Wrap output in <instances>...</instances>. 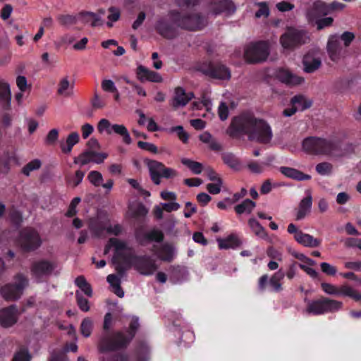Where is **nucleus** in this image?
<instances>
[{
	"instance_id": "9",
	"label": "nucleus",
	"mask_w": 361,
	"mask_h": 361,
	"mask_svg": "<svg viewBox=\"0 0 361 361\" xmlns=\"http://www.w3.org/2000/svg\"><path fill=\"white\" fill-rule=\"evenodd\" d=\"M269 55V45L267 42L250 43L245 49V59L250 63L264 61Z\"/></svg>"
},
{
	"instance_id": "51",
	"label": "nucleus",
	"mask_w": 361,
	"mask_h": 361,
	"mask_svg": "<svg viewBox=\"0 0 361 361\" xmlns=\"http://www.w3.org/2000/svg\"><path fill=\"white\" fill-rule=\"evenodd\" d=\"M223 185L222 180H217L214 181L212 183H208L207 185V190L209 193L216 195L221 192V187Z\"/></svg>"
},
{
	"instance_id": "16",
	"label": "nucleus",
	"mask_w": 361,
	"mask_h": 361,
	"mask_svg": "<svg viewBox=\"0 0 361 361\" xmlns=\"http://www.w3.org/2000/svg\"><path fill=\"white\" fill-rule=\"evenodd\" d=\"M329 13L328 5L320 0H317L312 3L311 7L307 11L306 16L309 22L314 23V20Z\"/></svg>"
},
{
	"instance_id": "48",
	"label": "nucleus",
	"mask_w": 361,
	"mask_h": 361,
	"mask_svg": "<svg viewBox=\"0 0 361 361\" xmlns=\"http://www.w3.org/2000/svg\"><path fill=\"white\" fill-rule=\"evenodd\" d=\"M87 179L94 186H99L102 185L103 177L99 172L97 171H92L89 173Z\"/></svg>"
},
{
	"instance_id": "55",
	"label": "nucleus",
	"mask_w": 361,
	"mask_h": 361,
	"mask_svg": "<svg viewBox=\"0 0 361 361\" xmlns=\"http://www.w3.org/2000/svg\"><path fill=\"white\" fill-rule=\"evenodd\" d=\"M76 298L78 301V305L80 309L83 312H87L90 310V307L88 305V300L84 298L79 291L76 292Z\"/></svg>"
},
{
	"instance_id": "15",
	"label": "nucleus",
	"mask_w": 361,
	"mask_h": 361,
	"mask_svg": "<svg viewBox=\"0 0 361 361\" xmlns=\"http://www.w3.org/2000/svg\"><path fill=\"white\" fill-rule=\"evenodd\" d=\"M276 77L279 81L289 86L299 85L305 81L304 78L283 68H279L276 71Z\"/></svg>"
},
{
	"instance_id": "13",
	"label": "nucleus",
	"mask_w": 361,
	"mask_h": 361,
	"mask_svg": "<svg viewBox=\"0 0 361 361\" xmlns=\"http://www.w3.org/2000/svg\"><path fill=\"white\" fill-rule=\"evenodd\" d=\"M55 269V264L48 260L35 262L32 267V275L37 281H42L50 275Z\"/></svg>"
},
{
	"instance_id": "27",
	"label": "nucleus",
	"mask_w": 361,
	"mask_h": 361,
	"mask_svg": "<svg viewBox=\"0 0 361 361\" xmlns=\"http://www.w3.org/2000/svg\"><path fill=\"white\" fill-rule=\"evenodd\" d=\"M280 171L286 177L291 178L297 180H305L311 178L310 176L290 167H281Z\"/></svg>"
},
{
	"instance_id": "18",
	"label": "nucleus",
	"mask_w": 361,
	"mask_h": 361,
	"mask_svg": "<svg viewBox=\"0 0 361 361\" xmlns=\"http://www.w3.org/2000/svg\"><path fill=\"white\" fill-rule=\"evenodd\" d=\"M193 97H194V94L192 92H186L183 88H182L180 87H178L174 90L173 97L172 99L171 100V105L174 109L183 107Z\"/></svg>"
},
{
	"instance_id": "26",
	"label": "nucleus",
	"mask_w": 361,
	"mask_h": 361,
	"mask_svg": "<svg viewBox=\"0 0 361 361\" xmlns=\"http://www.w3.org/2000/svg\"><path fill=\"white\" fill-rule=\"evenodd\" d=\"M312 199L310 195L304 197L300 202L297 212L296 219H303L310 212L312 208Z\"/></svg>"
},
{
	"instance_id": "56",
	"label": "nucleus",
	"mask_w": 361,
	"mask_h": 361,
	"mask_svg": "<svg viewBox=\"0 0 361 361\" xmlns=\"http://www.w3.org/2000/svg\"><path fill=\"white\" fill-rule=\"evenodd\" d=\"M355 36L352 32H344L341 36H339V40H341L345 47H348L351 42L354 40Z\"/></svg>"
},
{
	"instance_id": "44",
	"label": "nucleus",
	"mask_w": 361,
	"mask_h": 361,
	"mask_svg": "<svg viewBox=\"0 0 361 361\" xmlns=\"http://www.w3.org/2000/svg\"><path fill=\"white\" fill-rule=\"evenodd\" d=\"M84 176V172L78 170L75 172V175L67 178L68 183L72 187H76L82 181Z\"/></svg>"
},
{
	"instance_id": "64",
	"label": "nucleus",
	"mask_w": 361,
	"mask_h": 361,
	"mask_svg": "<svg viewBox=\"0 0 361 361\" xmlns=\"http://www.w3.org/2000/svg\"><path fill=\"white\" fill-rule=\"evenodd\" d=\"M106 230L107 233L115 235H119L122 231V227L120 224H116L114 225L106 226Z\"/></svg>"
},
{
	"instance_id": "59",
	"label": "nucleus",
	"mask_w": 361,
	"mask_h": 361,
	"mask_svg": "<svg viewBox=\"0 0 361 361\" xmlns=\"http://www.w3.org/2000/svg\"><path fill=\"white\" fill-rule=\"evenodd\" d=\"M137 146L144 150L152 152L154 154L157 153V147L152 143L143 142V141H139L137 142Z\"/></svg>"
},
{
	"instance_id": "61",
	"label": "nucleus",
	"mask_w": 361,
	"mask_h": 361,
	"mask_svg": "<svg viewBox=\"0 0 361 361\" xmlns=\"http://www.w3.org/2000/svg\"><path fill=\"white\" fill-rule=\"evenodd\" d=\"M360 243H361V239L355 238H348L344 240L345 246L348 248H353V247L359 248Z\"/></svg>"
},
{
	"instance_id": "39",
	"label": "nucleus",
	"mask_w": 361,
	"mask_h": 361,
	"mask_svg": "<svg viewBox=\"0 0 361 361\" xmlns=\"http://www.w3.org/2000/svg\"><path fill=\"white\" fill-rule=\"evenodd\" d=\"M181 163L188 167L195 174H200L202 171V165L200 162H197L187 158H183L181 159Z\"/></svg>"
},
{
	"instance_id": "34",
	"label": "nucleus",
	"mask_w": 361,
	"mask_h": 361,
	"mask_svg": "<svg viewBox=\"0 0 361 361\" xmlns=\"http://www.w3.org/2000/svg\"><path fill=\"white\" fill-rule=\"evenodd\" d=\"M255 206L256 204L255 202L249 199H246L242 203L235 207V211L238 214H250Z\"/></svg>"
},
{
	"instance_id": "29",
	"label": "nucleus",
	"mask_w": 361,
	"mask_h": 361,
	"mask_svg": "<svg viewBox=\"0 0 361 361\" xmlns=\"http://www.w3.org/2000/svg\"><path fill=\"white\" fill-rule=\"evenodd\" d=\"M79 134L77 132L71 133L68 135L66 142H61V151L65 154H70L73 147L79 142Z\"/></svg>"
},
{
	"instance_id": "19",
	"label": "nucleus",
	"mask_w": 361,
	"mask_h": 361,
	"mask_svg": "<svg viewBox=\"0 0 361 361\" xmlns=\"http://www.w3.org/2000/svg\"><path fill=\"white\" fill-rule=\"evenodd\" d=\"M326 50L329 58L333 61H338L342 56V48L338 35H331L329 36Z\"/></svg>"
},
{
	"instance_id": "3",
	"label": "nucleus",
	"mask_w": 361,
	"mask_h": 361,
	"mask_svg": "<svg viewBox=\"0 0 361 361\" xmlns=\"http://www.w3.org/2000/svg\"><path fill=\"white\" fill-rule=\"evenodd\" d=\"M138 326V319L133 318L130 324V331L129 332L104 333L97 345L99 353H105L125 348L134 336Z\"/></svg>"
},
{
	"instance_id": "21",
	"label": "nucleus",
	"mask_w": 361,
	"mask_h": 361,
	"mask_svg": "<svg viewBox=\"0 0 361 361\" xmlns=\"http://www.w3.org/2000/svg\"><path fill=\"white\" fill-rule=\"evenodd\" d=\"M212 11L218 15L226 13L230 15L235 11V7L231 0H211Z\"/></svg>"
},
{
	"instance_id": "32",
	"label": "nucleus",
	"mask_w": 361,
	"mask_h": 361,
	"mask_svg": "<svg viewBox=\"0 0 361 361\" xmlns=\"http://www.w3.org/2000/svg\"><path fill=\"white\" fill-rule=\"evenodd\" d=\"M292 105L294 106L298 111H304L312 105V102L307 99L302 95H296L291 99Z\"/></svg>"
},
{
	"instance_id": "11",
	"label": "nucleus",
	"mask_w": 361,
	"mask_h": 361,
	"mask_svg": "<svg viewBox=\"0 0 361 361\" xmlns=\"http://www.w3.org/2000/svg\"><path fill=\"white\" fill-rule=\"evenodd\" d=\"M18 243L25 251H34L42 245V239L37 230L27 228L20 231Z\"/></svg>"
},
{
	"instance_id": "40",
	"label": "nucleus",
	"mask_w": 361,
	"mask_h": 361,
	"mask_svg": "<svg viewBox=\"0 0 361 361\" xmlns=\"http://www.w3.org/2000/svg\"><path fill=\"white\" fill-rule=\"evenodd\" d=\"M222 159L224 162L231 169L237 170L240 167V162L238 159L231 153L223 154Z\"/></svg>"
},
{
	"instance_id": "20",
	"label": "nucleus",
	"mask_w": 361,
	"mask_h": 361,
	"mask_svg": "<svg viewBox=\"0 0 361 361\" xmlns=\"http://www.w3.org/2000/svg\"><path fill=\"white\" fill-rule=\"evenodd\" d=\"M18 312L16 307L12 305L0 310V325L4 327H9L17 322Z\"/></svg>"
},
{
	"instance_id": "53",
	"label": "nucleus",
	"mask_w": 361,
	"mask_h": 361,
	"mask_svg": "<svg viewBox=\"0 0 361 361\" xmlns=\"http://www.w3.org/2000/svg\"><path fill=\"white\" fill-rule=\"evenodd\" d=\"M146 237L147 239L150 240L160 242L162 240L164 236L161 231L157 229H153L146 234Z\"/></svg>"
},
{
	"instance_id": "42",
	"label": "nucleus",
	"mask_w": 361,
	"mask_h": 361,
	"mask_svg": "<svg viewBox=\"0 0 361 361\" xmlns=\"http://www.w3.org/2000/svg\"><path fill=\"white\" fill-rule=\"evenodd\" d=\"M149 349L146 343H141L137 349V361H148Z\"/></svg>"
},
{
	"instance_id": "41",
	"label": "nucleus",
	"mask_w": 361,
	"mask_h": 361,
	"mask_svg": "<svg viewBox=\"0 0 361 361\" xmlns=\"http://www.w3.org/2000/svg\"><path fill=\"white\" fill-rule=\"evenodd\" d=\"M93 329V322L90 318H85L80 325V331L85 337H89L91 335Z\"/></svg>"
},
{
	"instance_id": "52",
	"label": "nucleus",
	"mask_w": 361,
	"mask_h": 361,
	"mask_svg": "<svg viewBox=\"0 0 361 361\" xmlns=\"http://www.w3.org/2000/svg\"><path fill=\"white\" fill-rule=\"evenodd\" d=\"M333 21L334 20L331 17H326L314 20V23L317 25L318 30H322L326 27L331 26L333 23Z\"/></svg>"
},
{
	"instance_id": "33",
	"label": "nucleus",
	"mask_w": 361,
	"mask_h": 361,
	"mask_svg": "<svg viewBox=\"0 0 361 361\" xmlns=\"http://www.w3.org/2000/svg\"><path fill=\"white\" fill-rule=\"evenodd\" d=\"M248 224L252 231L259 238L265 239L267 237L264 228L254 218L248 221Z\"/></svg>"
},
{
	"instance_id": "37",
	"label": "nucleus",
	"mask_w": 361,
	"mask_h": 361,
	"mask_svg": "<svg viewBox=\"0 0 361 361\" xmlns=\"http://www.w3.org/2000/svg\"><path fill=\"white\" fill-rule=\"evenodd\" d=\"M255 6L257 8L255 14L257 18H266L269 16V7L266 2H257L255 4Z\"/></svg>"
},
{
	"instance_id": "10",
	"label": "nucleus",
	"mask_w": 361,
	"mask_h": 361,
	"mask_svg": "<svg viewBox=\"0 0 361 361\" xmlns=\"http://www.w3.org/2000/svg\"><path fill=\"white\" fill-rule=\"evenodd\" d=\"M321 287L322 290L328 295L348 297L355 301H361V293L349 284L344 283L338 286L329 283H322Z\"/></svg>"
},
{
	"instance_id": "31",
	"label": "nucleus",
	"mask_w": 361,
	"mask_h": 361,
	"mask_svg": "<svg viewBox=\"0 0 361 361\" xmlns=\"http://www.w3.org/2000/svg\"><path fill=\"white\" fill-rule=\"evenodd\" d=\"M11 99V93L9 85L0 80V103L7 106L10 104Z\"/></svg>"
},
{
	"instance_id": "49",
	"label": "nucleus",
	"mask_w": 361,
	"mask_h": 361,
	"mask_svg": "<svg viewBox=\"0 0 361 361\" xmlns=\"http://www.w3.org/2000/svg\"><path fill=\"white\" fill-rule=\"evenodd\" d=\"M169 131L171 133H176L178 138L184 143H186L188 140L189 135L187 132L185 131L184 128L181 126H178L171 128Z\"/></svg>"
},
{
	"instance_id": "7",
	"label": "nucleus",
	"mask_w": 361,
	"mask_h": 361,
	"mask_svg": "<svg viewBox=\"0 0 361 361\" xmlns=\"http://www.w3.org/2000/svg\"><path fill=\"white\" fill-rule=\"evenodd\" d=\"M27 286V278L22 274H18L14 276L11 283L5 285L1 288V293L3 298L7 300H18L21 297Z\"/></svg>"
},
{
	"instance_id": "60",
	"label": "nucleus",
	"mask_w": 361,
	"mask_h": 361,
	"mask_svg": "<svg viewBox=\"0 0 361 361\" xmlns=\"http://www.w3.org/2000/svg\"><path fill=\"white\" fill-rule=\"evenodd\" d=\"M218 114L221 121H225L228 116V108L225 102H221L218 109Z\"/></svg>"
},
{
	"instance_id": "24",
	"label": "nucleus",
	"mask_w": 361,
	"mask_h": 361,
	"mask_svg": "<svg viewBox=\"0 0 361 361\" xmlns=\"http://www.w3.org/2000/svg\"><path fill=\"white\" fill-rule=\"evenodd\" d=\"M147 165L152 181L154 184L159 185L164 165L162 163L154 160L147 161Z\"/></svg>"
},
{
	"instance_id": "2",
	"label": "nucleus",
	"mask_w": 361,
	"mask_h": 361,
	"mask_svg": "<svg viewBox=\"0 0 361 361\" xmlns=\"http://www.w3.org/2000/svg\"><path fill=\"white\" fill-rule=\"evenodd\" d=\"M232 126L237 130L246 133L250 140L262 144H269L273 137L270 125L251 113H245L235 118Z\"/></svg>"
},
{
	"instance_id": "46",
	"label": "nucleus",
	"mask_w": 361,
	"mask_h": 361,
	"mask_svg": "<svg viewBox=\"0 0 361 361\" xmlns=\"http://www.w3.org/2000/svg\"><path fill=\"white\" fill-rule=\"evenodd\" d=\"M109 15L107 18L109 21L107 22V25L109 27H112L113 23L117 21L121 16V12L118 8L115 7H110L109 8Z\"/></svg>"
},
{
	"instance_id": "14",
	"label": "nucleus",
	"mask_w": 361,
	"mask_h": 361,
	"mask_svg": "<svg viewBox=\"0 0 361 361\" xmlns=\"http://www.w3.org/2000/svg\"><path fill=\"white\" fill-rule=\"evenodd\" d=\"M204 25V19L197 14L181 16L179 13L178 27L181 28L188 30H197L203 27Z\"/></svg>"
},
{
	"instance_id": "35",
	"label": "nucleus",
	"mask_w": 361,
	"mask_h": 361,
	"mask_svg": "<svg viewBox=\"0 0 361 361\" xmlns=\"http://www.w3.org/2000/svg\"><path fill=\"white\" fill-rule=\"evenodd\" d=\"M284 273L281 270H279L271 277L269 280V285L274 291L279 292L282 290V286L280 281L284 278Z\"/></svg>"
},
{
	"instance_id": "47",
	"label": "nucleus",
	"mask_w": 361,
	"mask_h": 361,
	"mask_svg": "<svg viewBox=\"0 0 361 361\" xmlns=\"http://www.w3.org/2000/svg\"><path fill=\"white\" fill-rule=\"evenodd\" d=\"M333 166L330 163L322 162L316 166V171L322 176L329 175L332 171Z\"/></svg>"
},
{
	"instance_id": "62",
	"label": "nucleus",
	"mask_w": 361,
	"mask_h": 361,
	"mask_svg": "<svg viewBox=\"0 0 361 361\" xmlns=\"http://www.w3.org/2000/svg\"><path fill=\"white\" fill-rule=\"evenodd\" d=\"M267 254L268 257H269L271 259L281 261L282 260V254L279 250H276L275 248L271 247L267 250Z\"/></svg>"
},
{
	"instance_id": "57",
	"label": "nucleus",
	"mask_w": 361,
	"mask_h": 361,
	"mask_svg": "<svg viewBox=\"0 0 361 361\" xmlns=\"http://www.w3.org/2000/svg\"><path fill=\"white\" fill-rule=\"evenodd\" d=\"M59 137V130L56 128L51 129L47 134L45 138V143L47 145H53L56 142Z\"/></svg>"
},
{
	"instance_id": "28",
	"label": "nucleus",
	"mask_w": 361,
	"mask_h": 361,
	"mask_svg": "<svg viewBox=\"0 0 361 361\" xmlns=\"http://www.w3.org/2000/svg\"><path fill=\"white\" fill-rule=\"evenodd\" d=\"M295 241L307 247H316L321 244V240L315 238L312 235L303 232L297 238Z\"/></svg>"
},
{
	"instance_id": "22",
	"label": "nucleus",
	"mask_w": 361,
	"mask_h": 361,
	"mask_svg": "<svg viewBox=\"0 0 361 361\" xmlns=\"http://www.w3.org/2000/svg\"><path fill=\"white\" fill-rule=\"evenodd\" d=\"M137 77L141 82L150 81L153 82H161L163 80L159 73L150 71L143 66H139L137 67Z\"/></svg>"
},
{
	"instance_id": "36",
	"label": "nucleus",
	"mask_w": 361,
	"mask_h": 361,
	"mask_svg": "<svg viewBox=\"0 0 361 361\" xmlns=\"http://www.w3.org/2000/svg\"><path fill=\"white\" fill-rule=\"evenodd\" d=\"M175 255V249L169 245H164L158 252V257L164 261H171Z\"/></svg>"
},
{
	"instance_id": "17",
	"label": "nucleus",
	"mask_w": 361,
	"mask_h": 361,
	"mask_svg": "<svg viewBox=\"0 0 361 361\" xmlns=\"http://www.w3.org/2000/svg\"><path fill=\"white\" fill-rule=\"evenodd\" d=\"M202 71L214 79L228 80L231 78V71L222 64H211L208 68L203 69Z\"/></svg>"
},
{
	"instance_id": "25",
	"label": "nucleus",
	"mask_w": 361,
	"mask_h": 361,
	"mask_svg": "<svg viewBox=\"0 0 361 361\" xmlns=\"http://www.w3.org/2000/svg\"><path fill=\"white\" fill-rule=\"evenodd\" d=\"M74 84L71 83L68 77L61 78L59 81L57 93L63 97H71L73 95Z\"/></svg>"
},
{
	"instance_id": "43",
	"label": "nucleus",
	"mask_w": 361,
	"mask_h": 361,
	"mask_svg": "<svg viewBox=\"0 0 361 361\" xmlns=\"http://www.w3.org/2000/svg\"><path fill=\"white\" fill-rule=\"evenodd\" d=\"M42 165L41 161L39 159H34L27 164L23 169L22 171L23 174H25L27 176H29L30 173L32 171L37 170L40 168Z\"/></svg>"
},
{
	"instance_id": "6",
	"label": "nucleus",
	"mask_w": 361,
	"mask_h": 361,
	"mask_svg": "<svg viewBox=\"0 0 361 361\" xmlns=\"http://www.w3.org/2000/svg\"><path fill=\"white\" fill-rule=\"evenodd\" d=\"M179 12L170 11L166 16L158 19L155 28L160 35L172 39L176 36V26L178 27Z\"/></svg>"
},
{
	"instance_id": "5",
	"label": "nucleus",
	"mask_w": 361,
	"mask_h": 361,
	"mask_svg": "<svg viewBox=\"0 0 361 361\" xmlns=\"http://www.w3.org/2000/svg\"><path fill=\"white\" fill-rule=\"evenodd\" d=\"M343 307V302L323 298L309 302L305 312L308 314L319 315L329 312H336L341 310Z\"/></svg>"
},
{
	"instance_id": "54",
	"label": "nucleus",
	"mask_w": 361,
	"mask_h": 361,
	"mask_svg": "<svg viewBox=\"0 0 361 361\" xmlns=\"http://www.w3.org/2000/svg\"><path fill=\"white\" fill-rule=\"evenodd\" d=\"M320 267L322 271L327 275L334 276L337 273L336 268L329 263L322 262Z\"/></svg>"
},
{
	"instance_id": "63",
	"label": "nucleus",
	"mask_w": 361,
	"mask_h": 361,
	"mask_svg": "<svg viewBox=\"0 0 361 361\" xmlns=\"http://www.w3.org/2000/svg\"><path fill=\"white\" fill-rule=\"evenodd\" d=\"M276 7L279 11L285 12L293 10L294 8V5L287 1H281L278 3L276 5Z\"/></svg>"
},
{
	"instance_id": "8",
	"label": "nucleus",
	"mask_w": 361,
	"mask_h": 361,
	"mask_svg": "<svg viewBox=\"0 0 361 361\" xmlns=\"http://www.w3.org/2000/svg\"><path fill=\"white\" fill-rule=\"evenodd\" d=\"M308 33L301 29L288 28L281 35L280 43L284 49H293L309 42Z\"/></svg>"
},
{
	"instance_id": "1",
	"label": "nucleus",
	"mask_w": 361,
	"mask_h": 361,
	"mask_svg": "<svg viewBox=\"0 0 361 361\" xmlns=\"http://www.w3.org/2000/svg\"><path fill=\"white\" fill-rule=\"evenodd\" d=\"M111 248L114 250L112 262L118 274H109L106 281L113 292L119 298H123L124 291L121 287V282L128 269L133 267L140 274L149 276L155 272L157 267L151 257L135 255L132 247L126 241L115 238H110L106 245L104 254H107Z\"/></svg>"
},
{
	"instance_id": "38",
	"label": "nucleus",
	"mask_w": 361,
	"mask_h": 361,
	"mask_svg": "<svg viewBox=\"0 0 361 361\" xmlns=\"http://www.w3.org/2000/svg\"><path fill=\"white\" fill-rule=\"evenodd\" d=\"M95 152L92 150H87L79 155L78 157L75 158L74 162L75 164H79L82 166H84L90 162H94L93 157H94Z\"/></svg>"
},
{
	"instance_id": "50",
	"label": "nucleus",
	"mask_w": 361,
	"mask_h": 361,
	"mask_svg": "<svg viewBox=\"0 0 361 361\" xmlns=\"http://www.w3.org/2000/svg\"><path fill=\"white\" fill-rule=\"evenodd\" d=\"M31 356L28 351L25 348H21L17 351L12 361H30Z\"/></svg>"
},
{
	"instance_id": "30",
	"label": "nucleus",
	"mask_w": 361,
	"mask_h": 361,
	"mask_svg": "<svg viewBox=\"0 0 361 361\" xmlns=\"http://www.w3.org/2000/svg\"><path fill=\"white\" fill-rule=\"evenodd\" d=\"M217 241L220 249L235 248L241 244L240 239L234 235H231L225 239H219Z\"/></svg>"
},
{
	"instance_id": "45",
	"label": "nucleus",
	"mask_w": 361,
	"mask_h": 361,
	"mask_svg": "<svg viewBox=\"0 0 361 361\" xmlns=\"http://www.w3.org/2000/svg\"><path fill=\"white\" fill-rule=\"evenodd\" d=\"M204 106L206 111L209 113L212 108V100L205 96L202 97V99L200 102H195L192 103V108L195 109H199Z\"/></svg>"
},
{
	"instance_id": "58",
	"label": "nucleus",
	"mask_w": 361,
	"mask_h": 361,
	"mask_svg": "<svg viewBox=\"0 0 361 361\" xmlns=\"http://www.w3.org/2000/svg\"><path fill=\"white\" fill-rule=\"evenodd\" d=\"M102 88L105 92H116L117 89L114 82L111 80H103L102 82Z\"/></svg>"
},
{
	"instance_id": "4",
	"label": "nucleus",
	"mask_w": 361,
	"mask_h": 361,
	"mask_svg": "<svg viewBox=\"0 0 361 361\" xmlns=\"http://www.w3.org/2000/svg\"><path fill=\"white\" fill-rule=\"evenodd\" d=\"M302 149L306 152L314 154L341 157L345 155L339 143L323 137H310L302 141Z\"/></svg>"
},
{
	"instance_id": "12",
	"label": "nucleus",
	"mask_w": 361,
	"mask_h": 361,
	"mask_svg": "<svg viewBox=\"0 0 361 361\" xmlns=\"http://www.w3.org/2000/svg\"><path fill=\"white\" fill-rule=\"evenodd\" d=\"M97 130L100 133H106L108 135L117 134L122 137L123 141L126 145L132 143L130 133L125 126L121 124H111L106 118L101 119L97 125Z\"/></svg>"
},
{
	"instance_id": "23",
	"label": "nucleus",
	"mask_w": 361,
	"mask_h": 361,
	"mask_svg": "<svg viewBox=\"0 0 361 361\" xmlns=\"http://www.w3.org/2000/svg\"><path fill=\"white\" fill-rule=\"evenodd\" d=\"M304 71L313 73L322 65V60L316 53H308L303 58Z\"/></svg>"
}]
</instances>
